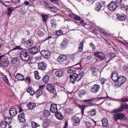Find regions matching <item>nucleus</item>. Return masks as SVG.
<instances>
[{
    "instance_id": "nucleus-4",
    "label": "nucleus",
    "mask_w": 128,
    "mask_h": 128,
    "mask_svg": "<svg viewBox=\"0 0 128 128\" xmlns=\"http://www.w3.org/2000/svg\"><path fill=\"white\" fill-rule=\"evenodd\" d=\"M9 62L8 58L5 55L0 56V63L1 66L6 67L8 66Z\"/></svg>"
},
{
    "instance_id": "nucleus-48",
    "label": "nucleus",
    "mask_w": 128,
    "mask_h": 128,
    "mask_svg": "<svg viewBox=\"0 0 128 128\" xmlns=\"http://www.w3.org/2000/svg\"><path fill=\"white\" fill-rule=\"evenodd\" d=\"M2 79L6 84H10L9 82L8 78L6 76H2Z\"/></svg>"
},
{
    "instance_id": "nucleus-47",
    "label": "nucleus",
    "mask_w": 128,
    "mask_h": 128,
    "mask_svg": "<svg viewBox=\"0 0 128 128\" xmlns=\"http://www.w3.org/2000/svg\"><path fill=\"white\" fill-rule=\"evenodd\" d=\"M51 26L52 27L56 28L57 25L56 22L55 20H52L50 21Z\"/></svg>"
},
{
    "instance_id": "nucleus-14",
    "label": "nucleus",
    "mask_w": 128,
    "mask_h": 128,
    "mask_svg": "<svg viewBox=\"0 0 128 128\" xmlns=\"http://www.w3.org/2000/svg\"><path fill=\"white\" fill-rule=\"evenodd\" d=\"M119 76L118 72L116 71H114L111 75V78L114 82H117Z\"/></svg>"
},
{
    "instance_id": "nucleus-51",
    "label": "nucleus",
    "mask_w": 128,
    "mask_h": 128,
    "mask_svg": "<svg viewBox=\"0 0 128 128\" xmlns=\"http://www.w3.org/2000/svg\"><path fill=\"white\" fill-rule=\"evenodd\" d=\"M50 124L49 122L47 121H44L42 124V126L44 128H46Z\"/></svg>"
},
{
    "instance_id": "nucleus-64",
    "label": "nucleus",
    "mask_w": 128,
    "mask_h": 128,
    "mask_svg": "<svg viewBox=\"0 0 128 128\" xmlns=\"http://www.w3.org/2000/svg\"><path fill=\"white\" fill-rule=\"evenodd\" d=\"M123 69L125 70L128 69V66L126 65H124L122 66Z\"/></svg>"
},
{
    "instance_id": "nucleus-50",
    "label": "nucleus",
    "mask_w": 128,
    "mask_h": 128,
    "mask_svg": "<svg viewBox=\"0 0 128 128\" xmlns=\"http://www.w3.org/2000/svg\"><path fill=\"white\" fill-rule=\"evenodd\" d=\"M99 30L100 32L102 34L105 35L106 36H108L109 35V34L108 33H107L106 32V31L103 30L102 29H99Z\"/></svg>"
},
{
    "instance_id": "nucleus-35",
    "label": "nucleus",
    "mask_w": 128,
    "mask_h": 128,
    "mask_svg": "<svg viewBox=\"0 0 128 128\" xmlns=\"http://www.w3.org/2000/svg\"><path fill=\"white\" fill-rule=\"evenodd\" d=\"M7 124L4 120H1L0 123V128H6Z\"/></svg>"
},
{
    "instance_id": "nucleus-36",
    "label": "nucleus",
    "mask_w": 128,
    "mask_h": 128,
    "mask_svg": "<svg viewBox=\"0 0 128 128\" xmlns=\"http://www.w3.org/2000/svg\"><path fill=\"white\" fill-rule=\"evenodd\" d=\"M116 56L115 54L112 52H110L108 54L107 56L110 58V59H111L114 58Z\"/></svg>"
},
{
    "instance_id": "nucleus-49",
    "label": "nucleus",
    "mask_w": 128,
    "mask_h": 128,
    "mask_svg": "<svg viewBox=\"0 0 128 128\" xmlns=\"http://www.w3.org/2000/svg\"><path fill=\"white\" fill-rule=\"evenodd\" d=\"M67 70V72L69 74H71L75 72L76 71V70L74 69V68H73L72 67Z\"/></svg>"
},
{
    "instance_id": "nucleus-39",
    "label": "nucleus",
    "mask_w": 128,
    "mask_h": 128,
    "mask_svg": "<svg viewBox=\"0 0 128 128\" xmlns=\"http://www.w3.org/2000/svg\"><path fill=\"white\" fill-rule=\"evenodd\" d=\"M14 9L13 8L8 7L7 8V10L8 12H7V15L9 16H10L11 14L13 11Z\"/></svg>"
},
{
    "instance_id": "nucleus-31",
    "label": "nucleus",
    "mask_w": 128,
    "mask_h": 128,
    "mask_svg": "<svg viewBox=\"0 0 128 128\" xmlns=\"http://www.w3.org/2000/svg\"><path fill=\"white\" fill-rule=\"evenodd\" d=\"M64 73V71L61 69L57 70L55 72L56 76L59 77L62 76Z\"/></svg>"
},
{
    "instance_id": "nucleus-1",
    "label": "nucleus",
    "mask_w": 128,
    "mask_h": 128,
    "mask_svg": "<svg viewBox=\"0 0 128 128\" xmlns=\"http://www.w3.org/2000/svg\"><path fill=\"white\" fill-rule=\"evenodd\" d=\"M84 73V72L82 71L78 74L76 73H74L70 75L69 77L70 82L74 84L75 81L78 82L83 77Z\"/></svg>"
},
{
    "instance_id": "nucleus-23",
    "label": "nucleus",
    "mask_w": 128,
    "mask_h": 128,
    "mask_svg": "<svg viewBox=\"0 0 128 128\" xmlns=\"http://www.w3.org/2000/svg\"><path fill=\"white\" fill-rule=\"evenodd\" d=\"M73 121V125L74 126H77L79 125L80 123V120L78 117L76 116H74L72 118Z\"/></svg>"
},
{
    "instance_id": "nucleus-21",
    "label": "nucleus",
    "mask_w": 128,
    "mask_h": 128,
    "mask_svg": "<svg viewBox=\"0 0 128 128\" xmlns=\"http://www.w3.org/2000/svg\"><path fill=\"white\" fill-rule=\"evenodd\" d=\"M9 48L12 50H14L18 49V47L16 46L15 44L13 42V40L10 41L8 43Z\"/></svg>"
},
{
    "instance_id": "nucleus-2",
    "label": "nucleus",
    "mask_w": 128,
    "mask_h": 128,
    "mask_svg": "<svg viewBox=\"0 0 128 128\" xmlns=\"http://www.w3.org/2000/svg\"><path fill=\"white\" fill-rule=\"evenodd\" d=\"M20 56L21 60L25 62L29 61L30 57L28 51L26 50H23L21 51Z\"/></svg>"
},
{
    "instance_id": "nucleus-17",
    "label": "nucleus",
    "mask_w": 128,
    "mask_h": 128,
    "mask_svg": "<svg viewBox=\"0 0 128 128\" xmlns=\"http://www.w3.org/2000/svg\"><path fill=\"white\" fill-rule=\"evenodd\" d=\"M41 55L44 58H48L50 55V52L49 50H42L40 52Z\"/></svg>"
},
{
    "instance_id": "nucleus-27",
    "label": "nucleus",
    "mask_w": 128,
    "mask_h": 128,
    "mask_svg": "<svg viewBox=\"0 0 128 128\" xmlns=\"http://www.w3.org/2000/svg\"><path fill=\"white\" fill-rule=\"evenodd\" d=\"M55 115L56 118L59 120H62L64 118L62 113L59 111H57L55 113Z\"/></svg>"
},
{
    "instance_id": "nucleus-7",
    "label": "nucleus",
    "mask_w": 128,
    "mask_h": 128,
    "mask_svg": "<svg viewBox=\"0 0 128 128\" xmlns=\"http://www.w3.org/2000/svg\"><path fill=\"white\" fill-rule=\"evenodd\" d=\"M47 90L52 93H54L56 92V87L52 84H48L46 86Z\"/></svg>"
},
{
    "instance_id": "nucleus-16",
    "label": "nucleus",
    "mask_w": 128,
    "mask_h": 128,
    "mask_svg": "<svg viewBox=\"0 0 128 128\" xmlns=\"http://www.w3.org/2000/svg\"><path fill=\"white\" fill-rule=\"evenodd\" d=\"M21 42L24 44V46L26 48L31 46L34 44L33 40H22Z\"/></svg>"
},
{
    "instance_id": "nucleus-13",
    "label": "nucleus",
    "mask_w": 128,
    "mask_h": 128,
    "mask_svg": "<svg viewBox=\"0 0 128 128\" xmlns=\"http://www.w3.org/2000/svg\"><path fill=\"white\" fill-rule=\"evenodd\" d=\"M38 69L42 70L46 69L47 66L46 64L43 62H42L38 64Z\"/></svg>"
},
{
    "instance_id": "nucleus-53",
    "label": "nucleus",
    "mask_w": 128,
    "mask_h": 128,
    "mask_svg": "<svg viewBox=\"0 0 128 128\" xmlns=\"http://www.w3.org/2000/svg\"><path fill=\"white\" fill-rule=\"evenodd\" d=\"M100 82L102 84H104L106 81V80L104 78H100L99 79Z\"/></svg>"
},
{
    "instance_id": "nucleus-18",
    "label": "nucleus",
    "mask_w": 128,
    "mask_h": 128,
    "mask_svg": "<svg viewBox=\"0 0 128 128\" xmlns=\"http://www.w3.org/2000/svg\"><path fill=\"white\" fill-rule=\"evenodd\" d=\"M94 55L101 60H103L105 56V55L104 54L100 52H95Z\"/></svg>"
},
{
    "instance_id": "nucleus-41",
    "label": "nucleus",
    "mask_w": 128,
    "mask_h": 128,
    "mask_svg": "<svg viewBox=\"0 0 128 128\" xmlns=\"http://www.w3.org/2000/svg\"><path fill=\"white\" fill-rule=\"evenodd\" d=\"M31 124L33 128H36L40 126V125L38 124L34 121L32 122Z\"/></svg>"
},
{
    "instance_id": "nucleus-34",
    "label": "nucleus",
    "mask_w": 128,
    "mask_h": 128,
    "mask_svg": "<svg viewBox=\"0 0 128 128\" xmlns=\"http://www.w3.org/2000/svg\"><path fill=\"white\" fill-rule=\"evenodd\" d=\"M4 122H6V124H10L12 120V118L10 117H5L4 118Z\"/></svg>"
},
{
    "instance_id": "nucleus-42",
    "label": "nucleus",
    "mask_w": 128,
    "mask_h": 128,
    "mask_svg": "<svg viewBox=\"0 0 128 128\" xmlns=\"http://www.w3.org/2000/svg\"><path fill=\"white\" fill-rule=\"evenodd\" d=\"M49 79V77L48 75H45L43 79V82L45 83H47Z\"/></svg>"
},
{
    "instance_id": "nucleus-56",
    "label": "nucleus",
    "mask_w": 128,
    "mask_h": 128,
    "mask_svg": "<svg viewBox=\"0 0 128 128\" xmlns=\"http://www.w3.org/2000/svg\"><path fill=\"white\" fill-rule=\"evenodd\" d=\"M90 46L92 48L93 50H96V47L94 44L92 43H90Z\"/></svg>"
},
{
    "instance_id": "nucleus-54",
    "label": "nucleus",
    "mask_w": 128,
    "mask_h": 128,
    "mask_svg": "<svg viewBox=\"0 0 128 128\" xmlns=\"http://www.w3.org/2000/svg\"><path fill=\"white\" fill-rule=\"evenodd\" d=\"M42 16L43 20L44 21H47L48 18V16L47 14H45L44 15H42Z\"/></svg>"
},
{
    "instance_id": "nucleus-25",
    "label": "nucleus",
    "mask_w": 128,
    "mask_h": 128,
    "mask_svg": "<svg viewBox=\"0 0 128 128\" xmlns=\"http://www.w3.org/2000/svg\"><path fill=\"white\" fill-rule=\"evenodd\" d=\"M96 113V112L95 109H92L87 112V115L90 116H95Z\"/></svg>"
},
{
    "instance_id": "nucleus-3",
    "label": "nucleus",
    "mask_w": 128,
    "mask_h": 128,
    "mask_svg": "<svg viewBox=\"0 0 128 128\" xmlns=\"http://www.w3.org/2000/svg\"><path fill=\"white\" fill-rule=\"evenodd\" d=\"M27 92L28 93H30L31 96H33L35 94L37 98H38L39 97L43 94V91L40 89H38L35 92L34 90H33L31 86L28 87L26 89Z\"/></svg>"
},
{
    "instance_id": "nucleus-62",
    "label": "nucleus",
    "mask_w": 128,
    "mask_h": 128,
    "mask_svg": "<svg viewBox=\"0 0 128 128\" xmlns=\"http://www.w3.org/2000/svg\"><path fill=\"white\" fill-rule=\"evenodd\" d=\"M38 34L40 36H42L44 34V33L41 31H38Z\"/></svg>"
},
{
    "instance_id": "nucleus-40",
    "label": "nucleus",
    "mask_w": 128,
    "mask_h": 128,
    "mask_svg": "<svg viewBox=\"0 0 128 128\" xmlns=\"http://www.w3.org/2000/svg\"><path fill=\"white\" fill-rule=\"evenodd\" d=\"M78 93L80 97H81L82 96V95L86 94V92L84 90H80L78 91Z\"/></svg>"
},
{
    "instance_id": "nucleus-28",
    "label": "nucleus",
    "mask_w": 128,
    "mask_h": 128,
    "mask_svg": "<svg viewBox=\"0 0 128 128\" xmlns=\"http://www.w3.org/2000/svg\"><path fill=\"white\" fill-rule=\"evenodd\" d=\"M102 123V126H103L108 127L109 126L108 121L107 118H104L101 120Z\"/></svg>"
},
{
    "instance_id": "nucleus-57",
    "label": "nucleus",
    "mask_w": 128,
    "mask_h": 128,
    "mask_svg": "<svg viewBox=\"0 0 128 128\" xmlns=\"http://www.w3.org/2000/svg\"><path fill=\"white\" fill-rule=\"evenodd\" d=\"M100 3L101 6L102 8L106 6V2L104 1H101L100 2H99Z\"/></svg>"
},
{
    "instance_id": "nucleus-63",
    "label": "nucleus",
    "mask_w": 128,
    "mask_h": 128,
    "mask_svg": "<svg viewBox=\"0 0 128 128\" xmlns=\"http://www.w3.org/2000/svg\"><path fill=\"white\" fill-rule=\"evenodd\" d=\"M121 101L123 102H127L128 101V98H122L121 99Z\"/></svg>"
},
{
    "instance_id": "nucleus-59",
    "label": "nucleus",
    "mask_w": 128,
    "mask_h": 128,
    "mask_svg": "<svg viewBox=\"0 0 128 128\" xmlns=\"http://www.w3.org/2000/svg\"><path fill=\"white\" fill-rule=\"evenodd\" d=\"M25 80L28 82V83L30 84L31 82V80L30 78L27 77H26Z\"/></svg>"
},
{
    "instance_id": "nucleus-12",
    "label": "nucleus",
    "mask_w": 128,
    "mask_h": 128,
    "mask_svg": "<svg viewBox=\"0 0 128 128\" xmlns=\"http://www.w3.org/2000/svg\"><path fill=\"white\" fill-rule=\"evenodd\" d=\"M12 63L14 66L18 67L20 64V60L17 57H15L12 60Z\"/></svg>"
},
{
    "instance_id": "nucleus-24",
    "label": "nucleus",
    "mask_w": 128,
    "mask_h": 128,
    "mask_svg": "<svg viewBox=\"0 0 128 128\" xmlns=\"http://www.w3.org/2000/svg\"><path fill=\"white\" fill-rule=\"evenodd\" d=\"M15 78L17 80L20 81H23L25 80V77L22 74L20 73H17L15 76Z\"/></svg>"
},
{
    "instance_id": "nucleus-20",
    "label": "nucleus",
    "mask_w": 128,
    "mask_h": 128,
    "mask_svg": "<svg viewBox=\"0 0 128 128\" xmlns=\"http://www.w3.org/2000/svg\"><path fill=\"white\" fill-rule=\"evenodd\" d=\"M50 110L52 113H56L58 110L57 104H52L50 105Z\"/></svg>"
},
{
    "instance_id": "nucleus-45",
    "label": "nucleus",
    "mask_w": 128,
    "mask_h": 128,
    "mask_svg": "<svg viewBox=\"0 0 128 128\" xmlns=\"http://www.w3.org/2000/svg\"><path fill=\"white\" fill-rule=\"evenodd\" d=\"M84 44V42H82L79 44V51L80 52H82V50Z\"/></svg>"
},
{
    "instance_id": "nucleus-29",
    "label": "nucleus",
    "mask_w": 128,
    "mask_h": 128,
    "mask_svg": "<svg viewBox=\"0 0 128 128\" xmlns=\"http://www.w3.org/2000/svg\"><path fill=\"white\" fill-rule=\"evenodd\" d=\"M27 106L29 110H31L34 108L36 106V104L33 103L31 102H29L28 103Z\"/></svg>"
},
{
    "instance_id": "nucleus-37",
    "label": "nucleus",
    "mask_w": 128,
    "mask_h": 128,
    "mask_svg": "<svg viewBox=\"0 0 128 128\" xmlns=\"http://www.w3.org/2000/svg\"><path fill=\"white\" fill-rule=\"evenodd\" d=\"M101 8V6L100 3L97 2L96 4L95 9L98 12L100 11Z\"/></svg>"
},
{
    "instance_id": "nucleus-38",
    "label": "nucleus",
    "mask_w": 128,
    "mask_h": 128,
    "mask_svg": "<svg viewBox=\"0 0 128 128\" xmlns=\"http://www.w3.org/2000/svg\"><path fill=\"white\" fill-rule=\"evenodd\" d=\"M92 74L94 75H95L98 72V70L96 67H92L90 69Z\"/></svg>"
},
{
    "instance_id": "nucleus-61",
    "label": "nucleus",
    "mask_w": 128,
    "mask_h": 128,
    "mask_svg": "<svg viewBox=\"0 0 128 128\" xmlns=\"http://www.w3.org/2000/svg\"><path fill=\"white\" fill-rule=\"evenodd\" d=\"M57 32H58V36L62 34L63 33L62 31L61 30H57Z\"/></svg>"
},
{
    "instance_id": "nucleus-5",
    "label": "nucleus",
    "mask_w": 128,
    "mask_h": 128,
    "mask_svg": "<svg viewBox=\"0 0 128 128\" xmlns=\"http://www.w3.org/2000/svg\"><path fill=\"white\" fill-rule=\"evenodd\" d=\"M128 108V104L124 103L122 104L120 107H118L117 108L112 110V112L114 113L120 112L123 111L124 109H127Z\"/></svg>"
},
{
    "instance_id": "nucleus-33",
    "label": "nucleus",
    "mask_w": 128,
    "mask_h": 128,
    "mask_svg": "<svg viewBox=\"0 0 128 128\" xmlns=\"http://www.w3.org/2000/svg\"><path fill=\"white\" fill-rule=\"evenodd\" d=\"M42 114L44 118L48 117L51 115L50 112V111L46 110H45L44 111Z\"/></svg>"
},
{
    "instance_id": "nucleus-19",
    "label": "nucleus",
    "mask_w": 128,
    "mask_h": 128,
    "mask_svg": "<svg viewBox=\"0 0 128 128\" xmlns=\"http://www.w3.org/2000/svg\"><path fill=\"white\" fill-rule=\"evenodd\" d=\"M18 117L19 121L20 122H26L24 112L21 113L18 115Z\"/></svg>"
},
{
    "instance_id": "nucleus-60",
    "label": "nucleus",
    "mask_w": 128,
    "mask_h": 128,
    "mask_svg": "<svg viewBox=\"0 0 128 128\" xmlns=\"http://www.w3.org/2000/svg\"><path fill=\"white\" fill-rule=\"evenodd\" d=\"M43 3L45 6H46V8H48V7H49L50 6V4L48 3L47 2L45 1H43Z\"/></svg>"
},
{
    "instance_id": "nucleus-10",
    "label": "nucleus",
    "mask_w": 128,
    "mask_h": 128,
    "mask_svg": "<svg viewBox=\"0 0 128 128\" xmlns=\"http://www.w3.org/2000/svg\"><path fill=\"white\" fill-rule=\"evenodd\" d=\"M100 89V85L98 84H95L91 86L90 91L92 93L95 94L99 92Z\"/></svg>"
},
{
    "instance_id": "nucleus-52",
    "label": "nucleus",
    "mask_w": 128,
    "mask_h": 128,
    "mask_svg": "<svg viewBox=\"0 0 128 128\" xmlns=\"http://www.w3.org/2000/svg\"><path fill=\"white\" fill-rule=\"evenodd\" d=\"M121 8L123 10H125L126 11H127L128 8V6L127 5L125 6L124 4L123 6L122 5H121Z\"/></svg>"
},
{
    "instance_id": "nucleus-43",
    "label": "nucleus",
    "mask_w": 128,
    "mask_h": 128,
    "mask_svg": "<svg viewBox=\"0 0 128 128\" xmlns=\"http://www.w3.org/2000/svg\"><path fill=\"white\" fill-rule=\"evenodd\" d=\"M34 76L36 79L39 80L40 78V77L39 76L38 72L37 70L35 71L34 72Z\"/></svg>"
},
{
    "instance_id": "nucleus-8",
    "label": "nucleus",
    "mask_w": 128,
    "mask_h": 128,
    "mask_svg": "<svg viewBox=\"0 0 128 128\" xmlns=\"http://www.w3.org/2000/svg\"><path fill=\"white\" fill-rule=\"evenodd\" d=\"M68 57L67 55L64 54H61L59 55L58 57L57 58L56 60L58 62L62 63L67 60Z\"/></svg>"
},
{
    "instance_id": "nucleus-9",
    "label": "nucleus",
    "mask_w": 128,
    "mask_h": 128,
    "mask_svg": "<svg viewBox=\"0 0 128 128\" xmlns=\"http://www.w3.org/2000/svg\"><path fill=\"white\" fill-rule=\"evenodd\" d=\"M118 5L114 1H112L108 5V8L109 10L111 11L115 10L118 7Z\"/></svg>"
},
{
    "instance_id": "nucleus-26",
    "label": "nucleus",
    "mask_w": 128,
    "mask_h": 128,
    "mask_svg": "<svg viewBox=\"0 0 128 128\" xmlns=\"http://www.w3.org/2000/svg\"><path fill=\"white\" fill-rule=\"evenodd\" d=\"M119 20L121 21H123L126 20V16L125 14H116Z\"/></svg>"
},
{
    "instance_id": "nucleus-22",
    "label": "nucleus",
    "mask_w": 128,
    "mask_h": 128,
    "mask_svg": "<svg viewBox=\"0 0 128 128\" xmlns=\"http://www.w3.org/2000/svg\"><path fill=\"white\" fill-rule=\"evenodd\" d=\"M29 52L31 54H35L38 52V49L36 47H33L29 49Z\"/></svg>"
},
{
    "instance_id": "nucleus-30",
    "label": "nucleus",
    "mask_w": 128,
    "mask_h": 128,
    "mask_svg": "<svg viewBox=\"0 0 128 128\" xmlns=\"http://www.w3.org/2000/svg\"><path fill=\"white\" fill-rule=\"evenodd\" d=\"M94 100L93 98L90 99H86L84 100L83 101L85 103L89 105L90 106L93 105Z\"/></svg>"
},
{
    "instance_id": "nucleus-15",
    "label": "nucleus",
    "mask_w": 128,
    "mask_h": 128,
    "mask_svg": "<svg viewBox=\"0 0 128 128\" xmlns=\"http://www.w3.org/2000/svg\"><path fill=\"white\" fill-rule=\"evenodd\" d=\"M9 112L11 117H14L16 116L18 113L16 109L15 108H12L9 110Z\"/></svg>"
},
{
    "instance_id": "nucleus-11",
    "label": "nucleus",
    "mask_w": 128,
    "mask_h": 128,
    "mask_svg": "<svg viewBox=\"0 0 128 128\" xmlns=\"http://www.w3.org/2000/svg\"><path fill=\"white\" fill-rule=\"evenodd\" d=\"M114 117L115 119L116 120L119 119L120 120H125L127 119L124 114L122 113L116 114L114 116Z\"/></svg>"
},
{
    "instance_id": "nucleus-6",
    "label": "nucleus",
    "mask_w": 128,
    "mask_h": 128,
    "mask_svg": "<svg viewBox=\"0 0 128 128\" xmlns=\"http://www.w3.org/2000/svg\"><path fill=\"white\" fill-rule=\"evenodd\" d=\"M127 81L126 78L124 76H120L117 81V85L118 87H120Z\"/></svg>"
},
{
    "instance_id": "nucleus-46",
    "label": "nucleus",
    "mask_w": 128,
    "mask_h": 128,
    "mask_svg": "<svg viewBox=\"0 0 128 128\" xmlns=\"http://www.w3.org/2000/svg\"><path fill=\"white\" fill-rule=\"evenodd\" d=\"M78 106L79 108L81 109L82 114H84V110L86 107V106L84 105H78Z\"/></svg>"
},
{
    "instance_id": "nucleus-58",
    "label": "nucleus",
    "mask_w": 128,
    "mask_h": 128,
    "mask_svg": "<svg viewBox=\"0 0 128 128\" xmlns=\"http://www.w3.org/2000/svg\"><path fill=\"white\" fill-rule=\"evenodd\" d=\"M72 15H76V16H75L74 18V19L76 20H80L81 18L80 16H77V15L74 14H72Z\"/></svg>"
},
{
    "instance_id": "nucleus-32",
    "label": "nucleus",
    "mask_w": 128,
    "mask_h": 128,
    "mask_svg": "<svg viewBox=\"0 0 128 128\" xmlns=\"http://www.w3.org/2000/svg\"><path fill=\"white\" fill-rule=\"evenodd\" d=\"M68 40H63L61 44L60 47L62 49H64L66 48L68 44Z\"/></svg>"
},
{
    "instance_id": "nucleus-55",
    "label": "nucleus",
    "mask_w": 128,
    "mask_h": 128,
    "mask_svg": "<svg viewBox=\"0 0 128 128\" xmlns=\"http://www.w3.org/2000/svg\"><path fill=\"white\" fill-rule=\"evenodd\" d=\"M85 124L86 126L88 128H90L92 126L90 123L88 121L85 122Z\"/></svg>"
},
{
    "instance_id": "nucleus-44",
    "label": "nucleus",
    "mask_w": 128,
    "mask_h": 128,
    "mask_svg": "<svg viewBox=\"0 0 128 128\" xmlns=\"http://www.w3.org/2000/svg\"><path fill=\"white\" fill-rule=\"evenodd\" d=\"M81 66L80 64L79 63H78L77 64H75L74 65H73L71 67H72L73 68H74V69L76 70L79 69Z\"/></svg>"
}]
</instances>
